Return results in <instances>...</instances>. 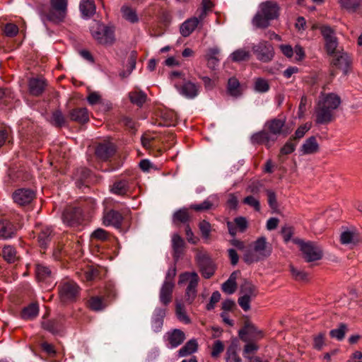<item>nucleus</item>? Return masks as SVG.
<instances>
[{"instance_id":"f257e3e1","label":"nucleus","mask_w":362,"mask_h":362,"mask_svg":"<svg viewBox=\"0 0 362 362\" xmlns=\"http://www.w3.org/2000/svg\"><path fill=\"white\" fill-rule=\"evenodd\" d=\"M260 10L252 19V23L256 28L266 29L270 26L271 21L279 16L280 7L276 1H266L259 5Z\"/></svg>"},{"instance_id":"f03ea898","label":"nucleus","mask_w":362,"mask_h":362,"mask_svg":"<svg viewBox=\"0 0 362 362\" xmlns=\"http://www.w3.org/2000/svg\"><path fill=\"white\" fill-rule=\"evenodd\" d=\"M329 59V75L334 77L337 71H341L344 76L352 70V59L344 49H338L332 54H328Z\"/></svg>"},{"instance_id":"7ed1b4c3","label":"nucleus","mask_w":362,"mask_h":362,"mask_svg":"<svg viewBox=\"0 0 362 362\" xmlns=\"http://www.w3.org/2000/svg\"><path fill=\"white\" fill-rule=\"evenodd\" d=\"M294 244L299 247L301 257L307 263L321 260L324 256V250L321 245L314 241H305L295 238L292 239Z\"/></svg>"},{"instance_id":"20e7f679","label":"nucleus","mask_w":362,"mask_h":362,"mask_svg":"<svg viewBox=\"0 0 362 362\" xmlns=\"http://www.w3.org/2000/svg\"><path fill=\"white\" fill-rule=\"evenodd\" d=\"M50 8L48 12L40 10V14L49 21L59 23L64 21L68 6V0H49Z\"/></svg>"},{"instance_id":"39448f33","label":"nucleus","mask_w":362,"mask_h":362,"mask_svg":"<svg viewBox=\"0 0 362 362\" xmlns=\"http://www.w3.org/2000/svg\"><path fill=\"white\" fill-rule=\"evenodd\" d=\"M240 293L243 296L238 298V303L243 310L248 311L252 298L258 295V289L252 281L245 279L240 286Z\"/></svg>"},{"instance_id":"423d86ee","label":"nucleus","mask_w":362,"mask_h":362,"mask_svg":"<svg viewBox=\"0 0 362 362\" xmlns=\"http://www.w3.org/2000/svg\"><path fill=\"white\" fill-rule=\"evenodd\" d=\"M320 30L325 40L324 48L327 54H332L338 51L339 41L335 30L327 25H322Z\"/></svg>"},{"instance_id":"0eeeda50","label":"nucleus","mask_w":362,"mask_h":362,"mask_svg":"<svg viewBox=\"0 0 362 362\" xmlns=\"http://www.w3.org/2000/svg\"><path fill=\"white\" fill-rule=\"evenodd\" d=\"M196 259L199 271L204 278L209 279L214 275L216 265L207 254L199 253L196 257Z\"/></svg>"},{"instance_id":"6e6552de","label":"nucleus","mask_w":362,"mask_h":362,"mask_svg":"<svg viewBox=\"0 0 362 362\" xmlns=\"http://www.w3.org/2000/svg\"><path fill=\"white\" fill-rule=\"evenodd\" d=\"M239 338L244 342L259 339L264 337L263 332L259 330L249 320L245 321L244 326L238 332Z\"/></svg>"},{"instance_id":"1a4fd4ad","label":"nucleus","mask_w":362,"mask_h":362,"mask_svg":"<svg viewBox=\"0 0 362 362\" xmlns=\"http://www.w3.org/2000/svg\"><path fill=\"white\" fill-rule=\"evenodd\" d=\"M252 50L256 55L257 59L264 63L272 61L274 56V47L270 43L264 40L254 45Z\"/></svg>"},{"instance_id":"9d476101","label":"nucleus","mask_w":362,"mask_h":362,"mask_svg":"<svg viewBox=\"0 0 362 362\" xmlns=\"http://www.w3.org/2000/svg\"><path fill=\"white\" fill-rule=\"evenodd\" d=\"M79 291V286L74 281H67L59 286V296L64 303L75 301Z\"/></svg>"},{"instance_id":"9b49d317","label":"nucleus","mask_w":362,"mask_h":362,"mask_svg":"<svg viewBox=\"0 0 362 362\" xmlns=\"http://www.w3.org/2000/svg\"><path fill=\"white\" fill-rule=\"evenodd\" d=\"M62 219L64 223L69 226H77L83 219L82 210L77 206H69L62 214Z\"/></svg>"},{"instance_id":"f8f14e48","label":"nucleus","mask_w":362,"mask_h":362,"mask_svg":"<svg viewBox=\"0 0 362 362\" xmlns=\"http://www.w3.org/2000/svg\"><path fill=\"white\" fill-rule=\"evenodd\" d=\"M315 123L317 124H327L335 119L334 111L323 107L322 105L317 103L315 107Z\"/></svg>"},{"instance_id":"ddd939ff","label":"nucleus","mask_w":362,"mask_h":362,"mask_svg":"<svg viewBox=\"0 0 362 362\" xmlns=\"http://www.w3.org/2000/svg\"><path fill=\"white\" fill-rule=\"evenodd\" d=\"M252 247L262 260L268 258L272 252V245L267 243L264 236L258 238L252 243Z\"/></svg>"},{"instance_id":"4468645a","label":"nucleus","mask_w":362,"mask_h":362,"mask_svg":"<svg viewBox=\"0 0 362 362\" xmlns=\"http://www.w3.org/2000/svg\"><path fill=\"white\" fill-rule=\"evenodd\" d=\"M285 123V119L274 118L268 120L265 123V127L272 136L277 139L279 135L284 134V136H286L289 134L288 131L284 129Z\"/></svg>"},{"instance_id":"2eb2a0df","label":"nucleus","mask_w":362,"mask_h":362,"mask_svg":"<svg viewBox=\"0 0 362 362\" xmlns=\"http://www.w3.org/2000/svg\"><path fill=\"white\" fill-rule=\"evenodd\" d=\"M317 103L322 105L323 107H327L328 109L334 111L340 106L341 100L339 95L336 93H321L319 95Z\"/></svg>"},{"instance_id":"dca6fc26","label":"nucleus","mask_w":362,"mask_h":362,"mask_svg":"<svg viewBox=\"0 0 362 362\" xmlns=\"http://www.w3.org/2000/svg\"><path fill=\"white\" fill-rule=\"evenodd\" d=\"M35 197V192L30 189H18L13 194L14 202L21 206L30 204Z\"/></svg>"},{"instance_id":"f3484780","label":"nucleus","mask_w":362,"mask_h":362,"mask_svg":"<svg viewBox=\"0 0 362 362\" xmlns=\"http://www.w3.org/2000/svg\"><path fill=\"white\" fill-rule=\"evenodd\" d=\"M116 152V146L111 142L99 144L95 148V156L102 160H107Z\"/></svg>"},{"instance_id":"a211bd4d","label":"nucleus","mask_w":362,"mask_h":362,"mask_svg":"<svg viewBox=\"0 0 362 362\" xmlns=\"http://www.w3.org/2000/svg\"><path fill=\"white\" fill-rule=\"evenodd\" d=\"M185 243L184 239L177 233L172 236V248L173 259L176 264L184 254Z\"/></svg>"},{"instance_id":"6ab92c4d","label":"nucleus","mask_w":362,"mask_h":362,"mask_svg":"<svg viewBox=\"0 0 362 362\" xmlns=\"http://www.w3.org/2000/svg\"><path fill=\"white\" fill-rule=\"evenodd\" d=\"M47 82L40 78H31L28 81L29 93L35 97L41 95L45 90Z\"/></svg>"},{"instance_id":"aec40b11","label":"nucleus","mask_w":362,"mask_h":362,"mask_svg":"<svg viewBox=\"0 0 362 362\" xmlns=\"http://www.w3.org/2000/svg\"><path fill=\"white\" fill-rule=\"evenodd\" d=\"M190 276L191 279L185 292V300L189 304H191L197 296V287L199 281V276L196 272L191 273Z\"/></svg>"},{"instance_id":"412c9836","label":"nucleus","mask_w":362,"mask_h":362,"mask_svg":"<svg viewBox=\"0 0 362 362\" xmlns=\"http://www.w3.org/2000/svg\"><path fill=\"white\" fill-rule=\"evenodd\" d=\"M42 327L54 335L59 334L63 332V322L59 319H51L41 322Z\"/></svg>"},{"instance_id":"4be33fe9","label":"nucleus","mask_w":362,"mask_h":362,"mask_svg":"<svg viewBox=\"0 0 362 362\" xmlns=\"http://www.w3.org/2000/svg\"><path fill=\"white\" fill-rule=\"evenodd\" d=\"M123 217L122 214L115 210H110L103 216V223L105 226H113L117 228L121 227Z\"/></svg>"},{"instance_id":"5701e85b","label":"nucleus","mask_w":362,"mask_h":362,"mask_svg":"<svg viewBox=\"0 0 362 362\" xmlns=\"http://www.w3.org/2000/svg\"><path fill=\"white\" fill-rule=\"evenodd\" d=\"M69 117L71 121L86 124L89 121L88 110L86 107H77L69 111Z\"/></svg>"},{"instance_id":"b1692460","label":"nucleus","mask_w":362,"mask_h":362,"mask_svg":"<svg viewBox=\"0 0 362 362\" xmlns=\"http://www.w3.org/2000/svg\"><path fill=\"white\" fill-rule=\"evenodd\" d=\"M174 286L175 284L171 281H165L160 288V300L165 305L169 304L172 300Z\"/></svg>"},{"instance_id":"393cba45","label":"nucleus","mask_w":362,"mask_h":362,"mask_svg":"<svg viewBox=\"0 0 362 362\" xmlns=\"http://www.w3.org/2000/svg\"><path fill=\"white\" fill-rule=\"evenodd\" d=\"M175 88L182 95L189 98H193L198 95L199 86L190 81L185 82L181 87L175 85Z\"/></svg>"},{"instance_id":"a878e982","label":"nucleus","mask_w":362,"mask_h":362,"mask_svg":"<svg viewBox=\"0 0 362 362\" xmlns=\"http://www.w3.org/2000/svg\"><path fill=\"white\" fill-rule=\"evenodd\" d=\"M276 137H273L266 130H262L257 133H255L251 136V141L254 144H266L267 145L269 141H275Z\"/></svg>"},{"instance_id":"bb28decb","label":"nucleus","mask_w":362,"mask_h":362,"mask_svg":"<svg viewBox=\"0 0 362 362\" xmlns=\"http://www.w3.org/2000/svg\"><path fill=\"white\" fill-rule=\"evenodd\" d=\"M339 241L342 245H358L359 240L358 238V233L356 232V230L354 229L351 230L346 229L343 231L340 235Z\"/></svg>"},{"instance_id":"cd10ccee","label":"nucleus","mask_w":362,"mask_h":362,"mask_svg":"<svg viewBox=\"0 0 362 362\" xmlns=\"http://www.w3.org/2000/svg\"><path fill=\"white\" fill-rule=\"evenodd\" d=\"M320 146L314 136L308 138L302 145L300 151L303 154H313L319 151Z\"/></svg>"},{"instance_id":"c85d7f7f","label":"nucleus","mask_w":362,"mask_h":362,"mask_svg":"<svg viewBox=\"0 0 362 362\" xmlns=\"http://www.w3.org/2000/svg\"><path fill=\"white\" fill-rule=\"evenodd\" d=\"M168 334V341L173 348L180 346L185 339V333L179 329H175Z\"/></svg>"},{"instance_id":"c756f323","label":"nucleus","mask_w":362,"mask_h":362,"mask_svg":"<svg viewBox=\"0 0 362 362\" xmlns=\"http://www.w3.org/2000/svg\"><path fill=\"white\" fill-rule=\"evenodd\" d=\"M238 341L235 339L232 341L227 348L226 353V362H241L240 357L238 355Z\"/></svg>"},{"instance_id":"7c9ffc66","label":"nucleus","mask_w":362,"mask_h":362,"mask_svg":"<svg viewBox=\"0 0 362 362\" xmlns=\"http://www.w3.org/2000/svg\"><path fill=\"white\" fill-rule=\"evenodd\" d=\"M199 18L194 17L185 21L180 26V33L183 37L189 36L197 27Z\"/></svg>"},{"instance_id":"2f4dec72","label":"nucleus","mask_w":362,"mask_h":362,"mask_svg":"<svg viewBox=\"0 0 362 362\" xmlns=\"http://www.w3.org/2000/svg\"><path fill=\"white\" fill-rule=\"evenodd\" d=\"M16 232L13 224L7 220H0V237L3 238H11Z\"/></svg>"},{"instance_id":"473e14b6","label":"nucleus","mask_w":362,"mask_h":362,"mask_svg":"<svg viewBox=\"0 0 362 362\" xmlns=\"http://www.w3.org/2000/svg\"><path fill=\"white\" fill-rule=\"evenodd\" d=\"M198 349V343L195 339L189 340L178 351L179 356H187Z\"/></svg>"},{"instance_id":"72a5a7b5","label":"nucleus","mask_w":362,"mask_h":362,"mask_svg":"<svg viewBox=\"0 0 362 362\" xmlns=\"http://www.w3.org/2000/svg\"><path fill=\"white\" fill-rule=\"evenodd\" d=\"M267 189L264 184L262 180H252L246 188V192L252 194L253 196H259V194Z\"/></svg>"},{"instance_id":"f704fd0d","label":"nucleus","mask_w":362,"mask_h":362,"mask_svg":"<svg viewBox=\"0 0 362 362\" xmlns=\"http://www.w3.org/2000/svg\"><path fill=\"white\" fill-rule=\"evenodd\" d=\"M80 11L83 16L91 17L95 13V5L93 0H82L80 4Z\"/></svg>"},{"instance_id":"c9c22d12","label":"nucleus","mask_w":362,"mask_h":362,"mask_svg":"<svg viewBox=\"0 0 362 362\" xmlns=\"http://www.w3.org/2000/svg\"><path fill=\"white\" fill-rule=\"evenodd\" d=\"M52 230L50 228H45L38 234L37 241L41 248H47L52 239Z\"/></svg>"},{"instance_id":"e433bc0d","label":"nucleus","mask_w":362,"mask_h":362,"mask_svg":"<svg viewBox=\"0 0 362 362\" xmlns=\"http://www.w3.org/2000/svg\"><path fill=\"white\" fill-rule=\"evenodd\" d=\"M189 221V214L186 208L176 211L173 215V221L175 225L187 223Z\"/></svg>"},{"instance_id":"4c0bfd02","label":"nucleus","mask_w":362,"mask_h":362,"mask_svg":"<svg viewBox=\"0 0 362 362\" xmlns=\"http://www.w3.org/2000/svg\"><path fill=\"white\" fill-rule=\"evenodd\" d=\"M102 30L103 31V39L102 40V45H110L115 41V28L113 26H102Z\"/></svg>"},{"instance_id":"58836bf2","label":"nucleus","mask_w":362,"mask_h":362,"mask_svg":"<svg viewBox=\"0 0 362 362\" xmlns=\"http://www.w3.org/2000/svg\"><path fill=\"white\" fill-rule=\"evenodd\" d=\"M296 145H297L296 142H294L291 139H289L286 142V144L284 145V146L282 148H281L279 154L278 156L279 160L281 163H284L285 161V159L284 158V156L289 155L295 151Z\"/></svg>"},{"instance_id":"ea45409f","label":"nucleus","mask_w":362,"mask_h":362,"mask_svg":"<svg viewBox=\"0 0 362 362\" xmlns=\"http://www.w3.org/2000/svg\"><path fill=\"white\" fill-rule=\"evenodd\" d=\"M240 86V82L236 78H230L228 81L227 85V91L228 94L234 97L240 96L242 93Z\"/></svg>"},{"instance_id":"a19ab883","label":"nucleus","mask_w":362,"mask_h":362,"mask_svg":"<svg viewBox=\"0 0 362 362\" xmlns=\"http://www.w3.org/2000/svg\"><path fill=\"white\" fill-rule=\"evenodd\" d=\"M38 312V305L37 303H31L22 310L21 316L24 320L33 319L37 315Z\"/></svg>"},{"instance_id":"79ce46f5","label":"nucleus","mask_w":362,"mask_h":362,"mask_svg":"<svg viewBox=\"0 0 362 362\" xmlns=\"http://www.w3.org/2000/svg\"><path fill=\"white\" fill-rule=\"evenodd\" d=\"M219 53L218 48H211L209 49L207 54L205 56L207 60V66L214 70L218 65V59L216 57Z\"/></svg>"},{"instance_id":"37998d69","label":"nucleus","mask_w":362,"mask_h":362,"mask_svg":"<svg viewBox=\"0 0 362 362\" xmlns=\"http://www.w3.org/2000/svg\"><path fill=\"white\" fill-rule=\"evenodd\" d=\"M243 259L247 264L249 265L255 262L262 261V259L259 257V255L256 253L252 247V248H247L245 250V252L243 253Z\"/></svg>"},{"instance_id":"c03bdc74","label":"nucleus","mask_w":362,"mask_h":362,"mask_svg":"<svg viewBox=\"0 0 362 362\" xmlns=\"http://www.w3.org/2000/svg\"><path fill=\"white\" fill-rule=\"evenodd\" d=\"M51 123L57 128H61L66 124V118L60 110H56L52 112Z\"/></svg>"},{"instance_id":"a18cd8bd","label":"nucleus","mask_w":362,"mask_h":362,"mask_svg":"<svg viewBox=\"0 0 362 362\" xmlns=\"http://www.w3.org/2000/svg\"><path fill=\"white\" fill-rule=\"evenodd\" d=\"M36 277L38 281H45L52 276V271L48 267L41 264H36Z\"/></svg>"},{"instance_id":"49530a36","label":"nucleus","mask_w":362,"mask_h":362,"mask_svg":"<svg viewBox=\"0 0 362 362\" xmlns=\"http://www.w3.org/2000/svg\"><path fill=\"white\" fill-rule=\"evenodd\" d=\"M121 12L123 18L132 23H136L139 21L136 11L128 6H123L121 8Z\"/></svg>"},{"instance_id":"de8ad7c7","label":"nucleus","mask_w":362,"mask_h":362,"mask_svg":"<svg viewBox=\"0 0 362 362\" xmlns=\"http://www.w3.org/2000/svg\"><path fill=\"white\" fill-rule=\"evenodd\" d=\"M89 308L94 311H100L103 310L106 306L103 302V298L99 296H93L88 300Z\"/></svg>"},{"instance_id":"09e8293b","label":"nucleus","mask_w":362,"mask_h":362,"mask_svg":"<svg viewBox=\"0 0 362 362\" xmlns=\"http://www.w3.org/2000/svg\"><path fill=\"white\" fill-rule=\"evenodd\" d=\"M130 101L136 105L141 107L146 100V95L142 92H131L129 94Z\"/></svg>"},{"instance_id":"8fccbe9b","label":"nucleus","mask_w":362,"mask_h":362,"mask_svg":"<svg viewBox=\"0 0 362 362\" xmlns=\"http://www.w3.org/2000/svg\"><path fill=\"white\" fill-rule=\"evenodd\" d=\"M267 195V202L269 207L275 213H279V204L277 202L276 194L272 189H265Z\"/></svg>"},{"instance_id":"3c124183","label":"nucleus","mask_w":362,"mask_h":362,"mask_svg":"<svg viewBox=\"0 0 362 362\" xmlns=\"http://www.w3.org/2000/svg\"><path fill=\"white\" fill-rule=\"evenodd\" d=\"M362 0H339L341 7L351 12H356Z\"/></svg>"},{"instance_id":"603ef678","label":"nucleus","mask_w":362,"mask_h":362,"mask_svg":"<svg viewBox=\"0 0 362 362\" xmlns=\"http://www.w3.org/2000/svg\"><path fill=\"white\" fill-rule=\"evenodd\" d=\"M111 190L113 193L119 195L125 194L129 190L127 182L125 180H121L115 182Z\"/></svg>"},{"instance_id":"864d4df0","label":"nucleus","mask_w":362,"mask_h":362,"mask_svg":"<svg viewBox=\"0 0 362 362\" xmlns=\"http://www.w3.org/2000/svg\"><path fill=\"white\" fill-rule=\"evenodd\" d=\"M250 52L243 49H239L234 51L230 55L231 59L233 62H237L248 60L250 59Z\"/></svg>"},{"instance_id":"5fc2aeb1","label":"nucleus","mask_w":362,"mask_h":362,"mask_svg":"<svg viewBox=\"0 0 362 362\" xmlns=\"http://www.w3.org/2000/svg\"><path fill=\"white\" fill-rule=\"evenodd\" d=\"M347 329V325L341 323L338 329H332L329 332V335L332 338H336L339 341H341L344 338Z\"/></svg>"},{"instance_id":"6e6d98bb","label":"nucleus","mask_w":362,"mask_h":362,"mask_svg":"<svg viewBox=\"0 0 362 362\" xmlns=\"http://www.w3.org/2000/svg\"><path fill=\"white\" fill-rule=\"evenodd\" d=\"M289 268L291 275L296 281H305L308 280V274L306 272L298 269L293 265H290Z\"/></svg>"},{"instance_id":"4d7b16f0","label":"nucleus","mask_w":362,"mask_h":362,"mask_svg":"<svg viewBox=\"0 0 362 362\" xmlns=\"http://www.w3.org/2000/svg\"><path fill=\"white\" fill-rule=\"evenodd\" d=\"M3 257L6 261L9 263H13L16 257V252L11 246H5L2 250Z\"/></svg>"},{"instance_id":"13d9d810","label":"nucleus","mask_w":362,"mask_h":362,"mask_svg":"<svg viewBox=\"0 0 362 362\" xmlns=\"http://www.w3.org/2000/svg\"><path fill=\"white\" fill-rule=\"evenodd\" d=\"M310 127L311 124H308V123L300 126L296 130L294 135L292 136L290 139L298 144V140L304 136L305 133L310 129Z\"/></svg>"},{"instance_id":"bf43d9fd","label":"nucleus","mask_w":362,"mask_h":362,"mask_svg":"<svg viewBox=\"0 0 362 362\" xmlns=\"http://www.w3.org/2000/svg\"><path fill=\"white\" fill-rule=\"evenodd\" d=\"M325 332H320L314 335L313 346L316 350H321L325 344Z\"/></svg>"},{"instance_id":"052dcab7","label":"nucleus","mask_w":362,"mask_h":362,"mask_svg":"<svg viewBox=\"0 0 362 362\" xmlns=\"http://www.w3.org/2000/svg\"><path fill=\"white\" fill-rule=\"evenodd\" d=\"M243 203L253 207L256 211H260V203L257 198L253 195H249L244 198Z\"/></svg>"},{"instance_id":"680f3d73","label":"nucleus","mask_w":362,"mask_h":362,"mask_svg":"<svg viewBox=\"0 0 362 362\" xmlns=\"http://www.w3.org/2000/svg\"><path fill=\"white\" fill-rule=\"evenodd\" d=\"M165 315V310H159L157 315L153 318L152 323L155 331H158L163 323V318Z\"/></svg>"},{"instance_id":"e2e57ef3","label":"nucleus","mask_w":362,"mask_h":362,"mask_svg":"<svg viewBox=\"0 0 362 362\" xmlns=\"http://www.w3.org/2000/svg\"><path fill=\"white\" fill-rule=\"evenodd\" d=\"M175 311L177 317L180 321H183L187 324L190 322V319L187 315L184 309V306L179 302L176 303Z\"/></svg>"},{"instance_id":"0e129e2a","label":"nucleus","mask_w":362,"mask_h":362,"mask_svg":"<svg viewBox=\"0 0 362 362\" xmlns=\"http://www.w3.org/2000/svg\"><path fill=\"white\" fill-rule=\"evenodd\" d=\"M224 351V344L220 340H216L214 341L212 346V350L211 353V356L214 358H218L220 356V354Z\"/></svg>"},{"instance_id":"69168bd1","label":"nucleus","mask_w":362,"mask_h":362,"mask_svg":"<svg viewBox=\"0 0 362 362\" xmlns=\"http://www.w3.org/2000/svg\"><path fill=\"white\" fill-rule=\"evenodd\" d=\"M109 233L103 228L95 230L90 235V238L96 240L105 241L108 239Z\"/></svg>"},{"instance_id":"338daca9","label":"nucleus","mask_w":362,"mask_h":362,"mask_svg":"<svg viewBox=\"0 0 362 362\" xmlns=\"http://www.w3.org/2000/svg\"><path fill=\"white\" fill-rule=\"evenodd\" d=\"M255 89L260 93L267 92L269 89L268 81L262 78H257L255 81Z\"/></svg>"},{"instance_id":"774afa93","label":"nucleus","mask_w":362,"mask_h":362,"mask_svg":"<svg viewBox=\"0 0 362 362\" xmlns=\"http://www.w3.org/2000/svg\"><path fill=\"white\" fill-rule=\"evenodd\" d=\"M237 287V282H234L228 279L222 284L221 289L224 293L227 294H233L236 291Z\"/></svg>"}]
</instances>
